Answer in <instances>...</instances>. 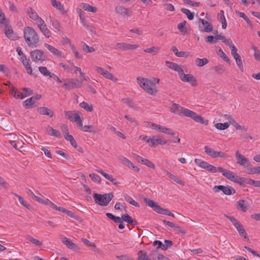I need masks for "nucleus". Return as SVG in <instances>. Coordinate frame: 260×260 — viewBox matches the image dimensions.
Returning <instances> with one entry per match:
<instances>
[{"label": "nucleus", "instance_id": "nucleus-1", "mask_svg": "<svg viewBox=\"0 0 260 260\" xmlns=\"http://www.w3.org/2000/svg\"><path fill=\"white\" fill-rule=\"evenodd\" d=\"M170 112L172 113H176L180 115H184L192 119L196 122L200 123L205 125H207L209 121L207 119H204L201 116L198 115L196 112L191 111L188 109L180 106L178 104L173 103L170 108Z\"/></svg>", "mask_w": 260, "mask_h": 260}, {"label": "nucleus", "instance_id": "nucleus-2", "mask_svg": "<svg viewBox=\"0 0 260 260\" xmlns=\"http://www.w3.org/2000/svg\"><path fill=\"white\" fill-rule=\"evenodd\" d=\"M23 36L27 46L34 48L40 41V37L36 30L30 26H26L23 29Z\"/></svg>", "mask_w": 260, "mask_h": 260}, {"label": "nucleus", "instance_id": "nucleus-3", "mask_svg": "<svg viewBox=\"0 0 260 260\" xmlns=\"http://www.w3.org/2000/svg\"><path fill=\"white\" fill-rule=\"evenodd\" d=\"M139 86L148 94L154 95L157 91V88L155 83L151 80L141 77H138L137 79Z\"/></svg>", "mask_w": 260, "mask_h": 260}, {"label": "nucleus", "instance_id": "nucleus-4", "mask_svg": "<svg viewBox=\"0 0 260 260\" xmlns=\"http://www.w3.org/2000/svg\"><path fill=\"white\" fill-rule=\"evenodd\" d=\"M113 195L110 193L101 194L94 193L93 194V198L95 203L102 206H106L108 205L109 203L111 201Z\"/></svg>", "mask_w": 260, "mask_h": 260}, {"label": "nucleus", "instance_id": "nucleus-5", "mask_svg": "<svg viewBox=\"0 0 260 260\" xmlns=\"http://www.w3.org/2000/svg\"><path fill=\"white\" fill-rule=\"evenodd\" d=\"M23 91H25V94L22 92L16 90L13 86L10 87L11 92L13 94L15 99H23L24 98L31 95L33 93L32 90L29 88H23Z\"/></svg>", "mask_w": 260, "mask_h": 260}, {"label": "nucleus", "instance_id": "nucleus-6", "mask_svg": "<svg viewBox=\"0 0 260 260\" xmlns=\"http://www.w3.org/2000/svg\"><path fill=\"white\" fill-rule=\"evenodd\" d=\"M65 118L71 121L77 122L79 126H82L81 118L76 111H65Z\"/></svg>", "mask_w": 260, "mask_h": 260}, {"label": "nucleus", "instance_id": "nucleus-7", "mask_svg": "<svg viewBox=\"0 0 260 260\" xmlns=\"http://www.w3.org/2000/svg\"><path fill=\"white\" fill-rule=\"evenodd\" d=\"M145 123L147 124V126H150L152 127L153 129L159 132H161L170 135H174V132L170 128L164 127L161 125L157 124L151 122H145Z\"/></svg>", "mask_w": 260, "mask_h": 260}, {"label": "nucleus", "instance_id": "nucleus-8", "mask_svg": "<svg viewBox=\"0 0 260 260\" xmlns=\"http://www.w3.org/2000/svg\"><path fill=\"white\" fill-rule=\"evenodd\" d=\"M218 172H221L223 176L226 177L229 180L239 183V179L238 176L236 175L233 172L227 170L222 167H218Z\"/></svg>", "mask_w": 260, "mask_h": 260}, {"label": "nucleus", "instance_id": "nucleus-9", "mask_svg": "<svg viewBox=\"0 0 260 260\" xmlns=\"http://www.w3.org/2000/svg\"><path fill=\"white\" fill-rule=\"evenodd\" d=\"M67 89L80 88L82 86V82L78 79H70L64 80L63 85Z\"/></svg>", "mask_w": 260, "mask_h": 260}, {"label": "nucleus", "instance_id": "nucleus-10", "mask_svg": "<svg viewBox=\"0 0 260 260\" xmlns=\"http://www.w3.org/2000/svg\"><path fill=\"white\" fill-rule=\"evenodd\" d=\"M181 81L185 82H189L192 86L197 85L196 78L191 74H185L184 73L183 70L178 74Z\"/></svg>", "mask_w": 260, "mask_h": 260}, {"label": "nucleus", "instance_id": "nucleus-11", "mask_svg": "<svg viewBox=\"0 0 260 260\" xmlns=\"http://www.w3.org/2000/svg\"><path fill=\"white\" fill-rule=\"evenodd\" d=\"M235 157L237 159V163L240 166L244 167H249L251 166L249 159L241 154L238 150L236 152Z\"/></svg>", "mask_w": 260, "mask_h": 260}, {"label": "nucleus", "instance_id": "nucleus-12", "mask_svg": "<svg viewBox=\"0 0 260 260\" xmlns=\"http://www.w3.org/2000/svg\"><path fill=\"white\" fill-rule=\"evenodd\" d=\"M30 55L34 61H42L45 60V55L43 51L39 49L34 50L30 52Z\"/></svg>", "mask_w": 260, "mask_h": 260}, {"label": "nucleus", "instance_id": "nucleus-13", "mask_svg": "<svg viewBox=\"0 0 260 260\" xmlns=\"http://www.w3.org/2000/svg\"><path fill=\"white\" fill-rule=\"evenodd\" d=\"M213 190L216 192L221 190L226 195H231L236 192L235 190L230 186L215 185L213 187Z\"/></svg>", "mask_w": 260, "mask_h": 260}, {"label": "nucleus", "instance_id": "nucleus-14", "mask_svg": "<svg viewBox=\"0 0 260 260\" xmlns=\"http://www.w3.org/2000/svg\"><path fill=\"white\" fill-rule=\"evenodd\" d=\"M204 149L205 152L206 153V154L212 158L225 157V154L224 153L219 151H216L214 149L208 146H205Z\"/></svg>", "mask_w": 260, "mask_h": 260}, {"label": "nucleus", "instance_id": "nucleus-15", "mask_svg": "<svg viewBox=\"0 0 260 260\" xmlns=\"http://www.w3.org/2000/svg\"><path fill=\"white\" fill-rule=\"evenodd\" d=\"M37 26L42 34L47 38H49L51 36V32L47 27L45 21L43 19L37 24Z\"/></svg>", "mask_w": 260, "mask_h": 260}, {"label": "nucleus", "instance_id": "nucleus-16", "mask_svg": "<svg viewBox=\"0 0 260 260\" xmlns=\"http://www.w3.org/2000/svg\"><path fill=\"white\" fill-rule=\"evenodd\" d=\"M37 26L42 34L47 38H49L51 36V32L47 27L45 21L43 19L37 24Z\"/></svg>", "mask_w": 260, "mask_h": 260}, {"label": "nucleus", "instance_id": "nucleus-17", "mask_svg": "<svg viewBox=\"0 0 260 260\" xmlns=\"http://www.w3.org/2000/svg\"><path fill=\"white\" fill-rule=\"evenodd\" d=\"M139 47L138 44H131L125 43H117L115 46L116 49H121L123 51L135 50Z\"/></svg>", "mask_w": 260, "mask_h": 260}, {"label": "nucleus", "instance_id": "nucleus-18", "mask_svg": "<svg viewBox=\"0 0 260 260\" xmlns=\"http://www.w3.org/2000/svg\"><path fill=\"white\" fill-rule=\"evenodd\" d=\"M199 22H201V24H199V29L201 31L210 32L212 31L213 27L209 22L203 19H199Z\"/></svg>", "mask_w": 260, "mask_h": 260}, {"label": "nucleus", "instance_id": "nucleus-19", "mask_svg": "<svg viewBox=\"0 0 260 260\" xmlns=\"http://www.w3.org/2000/svg\"><path fill=\"white\" fill-rule=\"evenodd\" d=\"M167 143V141L160 136L153 137L151 138L149 145L151 147H155L158 145H164Z\"/></svg>", "mask_w": 260, "mask_h": 260}, {"label": "nucleus", "instance_id": "nucleus-20", "mask_svg": "<svg viewBox=\"0 0 260 260\" xmlns=\"http://www.w3.org/2000/svg\"><path fill=\"white\" fill-rule=\"evenodd\" d=\"M20 60L24 66L27 74L32 75V71L30 63V59L27 58L25 55H23L20 57Z\"/></svg>", "mask_w": 260, "mask_h": 260}, {"label": "nucleus", "instance_id": "nucleus-21", "mask_svg": "<svg viewBox=\"0 0 260 260\" xmlns=\"http://www.w3.org/2000/svg\"><path fill=\"white\" fill-rule=\"evenodd\" d=\"M27 13L29 17L35 21L36 24L39 23V22H40L43 20V19L39 16L36 11H35L31 8L29 7L27 9Z\"/></svg>", "mask_w": 260, "mask_h": 260}, {"label": "nucleus", "instance_id": "nucleus-22", "mask_svg": "<svg viewBox=\"0 0 260 260\" xmlns=\"http://www.w3.org/2000/svg\"><path fill=\"white\" fill-rule=\"evenodd\" d=\"M135 158L138 162L145 165L152 169H154L155 168V166L154 163H153L151 161L149 160V159L144 158L138 155H135Z\"/></svg>", "mask_w": 260, "mask_h": 260}, {"label": "nucleus", "instance_id": "nucleus-23", "mask_svg": "<svg viewBox=\"0 0 260 260\" xmlns=\"http://www.w3.org/2000/svg\"><path fill=\"white\" fill-rule=\"evenodd\" d=\"M119 159L124 165L128 167V168H131L138 172L139 171V169L137 167L134 166L129 159L124 156H120L119 157Z\"/></svg>", "mask_w": 260, "mask_h": 260}, {"label": "nucleus", "instance_id": "nucleus-24", "mask_svg": "<svg viewBox=\"0 0 260 260\" xmlns=\"http://www.w3.org/2000/svg\"><path fill=\"white\" fill-rule=\"evenodd\" d=\"M115 11L117 13L123 17H129L131 15V12L129 11V10L122 6L116 7Z\"/></svg>", "mask_w": 260, "mask_h": 260}, {"label": "nucleus", "instance_id": "nucleus-25", "mask_svg": "<svg viewBox=\"0 0 260 260\" xmlns=\"http://www.w3.org/2000/svg\"><path fill=\"white\" fill-rule=\"evenodd\" d=\"M44 46L54 56L58 57H62V53L61 52V51H59L54 47L47 43H45Z\"/></svg>", "mask_w": 260, "mask_h": 260}, {"label": "nucleus", "instance_id": "nucleus-26", "mask_svg": "<svg viewBox=\"0 0 260 260\" xmlns=\"http://www.w3.org/2000/svg\"><path fill=\"white\" fill-rule=\"evenodd\" d=\"M95 171L96 172L100 173L106 179L111 182L114 185L118 184L117 182L116 181V179L113 177L112 175L106 173L102 169H96L95 170Z\"/></svg>", "mask_w": 260, "mask_h": 260}, {"label": "nucleus", "instance_id": "nucleus-27", "mask_svg": "<svg viewBox=\"0 0 260 260\" xmlns=\"http://www.w3.org/2000/svg\"><path fill=\"white\" fill-rule=\"evenodd\" d=\"M166 64L169 68L177 72L178 74L180 73V72H182V69L180 66L176 63L166 61Z\"/></svg>", "mask_w": 260, "mask_h": 260}, {"label": "nucleus", "instance_id": "nucleus-28", "mask_svg": "<svg viewBox=\"0 0 260 260\" xmlns=\"http://www.w3.org/2000/svg\"><path fill=\"white\" fill-rule=\"evenodd\" d=\"M149 256H155V260H170L169 258L161 253H158L157 250H153L149 254Z\"/></svg>", "mask_w": 260, "mask_h": 260}, {"label": "nucleus", "instance_id": "nucleus-29", "mask_svg": "<svg viewBox=\"0 0 260 260\" xmlns=\"http://www.w3.org/2000/svg\"><path fill=\"white\" fill-rule=\"evenodd\" d=\"M62 242L69 248V249H76L77 248V245L73 243L72 242V241L67 238V237H64L63 238H62Z\"/></svg>", "mask_w": 260, "mask_h": 260}, {"label": "nucleus", "instance_id": "nucleus-30", "mask_svg": "<svg viewBox=\"0 0 260 260\" xmlns=\"http://www.w3.org/2000/svg\"><path fill=\"white\" fill-rule=\"evenodd\" d=\"M80 21L83 26L85 27L87 29L91 32H93L94 31V27L92 25H89L87 22L85 16L80 15Z\"/></svg>", "mask_w": 260, "mask_h": 260}, {"label": "nucleus", "instance_id": "nucleus-31", "mask_svg": "<svg viewBox=\"0 0 260 260\" xmlns=\"http://www.w3.org/2000/svg\"><path fill=\"white\" fill-rule=\"evenodd\" d=\"M38 111L40 114L48 115L50 117H52L53 116V113L52 111L46 107H41L38 109Z\"/></svg>", "mask_w": 260, "mask_h": 260}, {"label": "nucleus", "instance_id": "nucleus-32", "mask_svg": "<svg viewBox=\"0 0 260 260\" xmlns=\"http://www.w3.org/2000/svg\"><path fill=\"white\" fill-rule=\"evenodd\" d=\"M82 8L84 11L92 12L93 13H96L98 11L97 8L93 7L88 4L82 3Z\"/></svg>", "mask_w": 260, "mask_h": 260}, {"label": "nucleus", "instance_id": "nucleus-33", "mask_svg": "<svg viewBox=\"0 0 260 260\" xmlns=\"http://www.w3.org/2000/svg\"><path fill=\"white\" fill-rule=\"evenodd\" d=\"M121 219L123 221L132 225H136L137 223V222L136 220H134L132 217H131L129 215L127 214L122 215Z\"/></svg>", "mask_w": 260, "mask_h": 260}, {"label": "nucleus", "instance_id": "nucleus-34", "mask_svg": "<svg viewBox=\"0 0 260 260\" xmlns=\"http://www.w3.org/2000/svg\"><path fill=\"white\" fill-rule=\"evenodd\" d=\"M156 212L159 214L166 215L173 217H174V215L173 213H172L170 211H169L168 209L162 208L160 206L159 207L157 208V209L156 210Z\"/></svg>", "mask_w": 260, "mask_h": 260}, {"label": "nucleus", "instance_id": "nucleus-35", "mask_svg": "<svg viewBox=\"0 0 260 260\" xmlns=\"http://www.w3.org/2000/svg\"><path fill=\"white\" fill-rule=\"evenodd\" d=\"M194 162L198 165L199 167L203 168L204 169L207 170L209 167V164L208 162L202 160L200 159H195Z\"/></svg>", "mask_w": 260, "mask_h": 260}, {"label": "nucleus", "instance_id": "nucleus-36", "mask_svg": "<svg viewBox=\"0 0 260 260\" xmlns=\"http://www.w3.org/2000/svg\"><path fill=\"white\" fill-rule=\"evenodd\" d=\"M47 132L49 135L53 136L57 138L61 137V135L59 132L57 130L53 129L51 127H48L47 129Z\"/></svg>", "mask_w": 260, "mask_h": 260}, {"label": "nucleus", "instance_id": "nucleus-37", "mask_svg": "<svg viewBox=\"0 0 260 260\" xmlns=\"http://www.w3.org/2000/svg\"><path fill=\"white\" fill-rule=\"evenodd\" d=\"M124 200L128 202L129 204L135 206L139 207L140 206V205L138 203L136 202L135 201H134L131 197L128 196L127 194H124L123 195Z\"/></svg>", "mask_w": 260, "mask_h": 260}, {"label": "nucleus", "instance_id": "nucleus-38", "mask_svg": "<svg viewBox=\"0 0 260 260\" xmlns=\"http://www.w3.org/2000/svg\"><path fill=\"white\" fill-rule=\"evenodd\" d=\"M186 22V21L184 20L183 21L179 23L177 26V28L181 32L182 35H184L187 32V28L185 27Z\"/></svg>", "mask_w": 260, "mask_h": 260}, {"label": "nucleus", "instance_id": "nucleus-39", "mask_svg": "<svg viewBox=\"0 0 260 260\" xmlns=\"http://www.w3.org/2000/svg\"><path fill=\"white\" fill-rule=\"evenodd\" d=\"M144 202L146 203L147 205L153 208V209L156 212V210L157 207H159L156 203H155L153 201L150 199H148L147 198H145L144 199Z\"/></svg>", "mask_w": 260, "mask_h": 260}, {"label": "nucleus", "instance_id": "nucleus-40", "mask_svg": "<svg viewBox=\"0 0 260 260\" xmlns=\"http://www.w3.org/2000/svg\"><path fill=\"white\" fill-rule=\"evenodd\" d=\"M35 103V101L34 100V99L32 98H30L25 100L23 102V106L25 109H29Z\"/></svg>", "mask_w": 260, "mask_h": 260}, {"label": "nucleus", "instance_id": "nucleus-41", "mask_svg": "<svg viewBox=\"0 0 260 260\" xmlns=\"http://www.w3.org/2000/svg\"><path fill=\"white\" fill-rule=\"evenodd\" d=\"M238 208L243 212H246L247 210L248 205L245 201L241 200L237 202Z\"/></svg>", "mask_w": 260, "mask_h": 260}, {"label": "nucleus", "instance_id": "nucleus-42", "mask_svg": "<svg viewBox=\"0 0 260 260\" xmlns=\"http://www.w3.org/2000/svg\"><path fill=\"white\" fill-rule=\"evenodd\" d=\"M138 260H151L147 253L144 251L140 250L138 252Z\"/></svg>", "mask_w": 260, "mask_h": 260}, {"label": "nucleus", "instance_id": "nucleus-43", "mask_svg": "<svg viewBox=\"0 0 260 260\" xmlns=\"http://www.w3.org/2000/svg\"><path fill=\"white\" fill-rule=\"evenodd\" d=\"M255 181L250 178H240L239 179V184L242 183H246L249 185H253L254 186Z\"/></svg>", "mask_w": 260, "mask_h": 260}, {"label": "nucleus", "instance_id": "nucleus-44", "mask_svg": "<svg viewBox=\"0 0 260 260\" xmlns=\"http://www.w3.org/2000/svg\"><path fill=\"white\" fill-rule=\"evenodd\" d=\"M6 36L10 39L15 40L17 37L12 29H8L5 31Z\"/></svg>", "mask_w": 260, "mask_h": 260}, {"label": "nucleus", "instance_id": "nucleus-45", "mask_svg": "<svg viewBox=\"0 0 260 260\" xmlns=\"http://www.w3.org/2000/svg\"><path fill=\"white\" fill-rule=\"evenodd\" d=\"M196 64L200 67H203L209 62V60L206 58H197L195 60Z\"/></svg>", "mask_w": 260, "mask_h": 260}, {"label": "nucleus", "instance_id": "nucleus-46", "mask_svg": "<svg viewBox=\"0 0 260 260\" xmlns=\"http://www.w3.org/2000/svg\"><path fill=\"white\" fill-rule=\"evenodd\" d=\"M181 11L184 14H185L188 18V19L190 20L193 19L194 18V14L191 12L190 10L185 8H182L181 9Z\"/></svg>", "mask_w": 260, "mask_h": 260}, {"label": "nucleus", "instance_id": "nucleus-47", "mask_svg": "<svg viewBox=\"0 0 260 260\" xmlns=\"http://www.w3.org/2000/svg\"><path fill=\"white\" fill-rule=\"evenodd\" d=\"M215 72L219 75H221L223 74L225 71V69L223 65L222 64H218L214 67V68Z\"/></svg>", "mask_w": 260, "mask_h": 260}, {"label": "nucleus", "instance_id": "nucleus-48", "mask_svg": "<svg viewBox=\"0 0 260 260\" xmlns=\"http://www.w3.org/2000/svg\"><path fill=\"white\" fill-rule=\"evenodd\" d=\"M27 239L30 242L36 246H40L42 244V241L36 239L31 236H28Z\"/></svg>", "mask_w": 260, "mask_h": 260}, {"label": "nucleus", "instance_id": "nucleus-49", "mask_svg": "<svg viewBox=\"0 0 260 260\" xmlns=\"http://www.w3.org/2000/svg\"><path fill=\"white\" fill-rule=\"evenodd\" d=\"M105 78L112 81L114 82H116L117 81V79L115 77L114 75L107 71H106L103 75Z\"/></svg>", "mask_w": 260, "mask_h": 260}, {"label": "nucleus", "instance_id": "nucleus-50", "mask_svg": "<svg viewBox=\"0 0 260 260\" xmlns=\"http://www.w3.org/2000/svg\"><path fill=\"white\" fill-rule=\"evenodd\" d=\"M52 6L59 11L62 14H66V11L64 10L63 5L59 2H56L55 4L52 5Z\"/></svg>", "mask_w": 260, "mask_h": 260}, {"label": "nucleus", "instance_id": "nucleus-51", "mask_svg": "<svg viewBox=\"0 0 260 260\" xmlns=\"http://www.w3.org/2000/svg\"><path fill=\"white\" fill-rule=\"evenodd\" d=\"M64 138L66 140L70 141L71 145L75 148L77 147V143L76 142L75 140L74 139V137L69 134H67V135H64Z\"/></svg>", "mask_w": 260, "mask_h": 260}, {"label": "nucleus", "instance_id": "nucleus-52", "mask_svg": "<svg viewBox=\"0 0 260 260\" xmlns=\"http://www.w3.org/2000/svg\"><path fill=\"white\" fill-rule=\"evenodd\" d=\"M215 126L218 129L224 130L230 126V123L228 122H224V123H217L215 124Z\"/></svg>", "mask_w": 260, "mask_h": 260}, {"label": "nucleus", "instance_id": "nucleus-53", "mask_svg": "<svg viewBox=\"0 0 260 260\" xmlns=\"http://www.w3.org/2000/svg\"><path fill=\"white\" fill-rule=\"evenodd\" d=\"M79 105L81 108L84 109L87 112H91L93 110L92 106L85 102H82L79 104Z\"/></svg>", "mask_w": 260, "mask_h": 260}, {"label": "nucleus", "instance_id": "nucleus-54", "mask_svg": "<svg viewBox=\"0 0 260 260\" xmlns=\"http://www.w3.org/2000/svg\"><path fill=\"white\" fill-rule=\"evenodd\" d=\"M82 130L83 132H89V133H95V128L92 125H85L84 126H82Z\"/></svg>", "mask_w": 260, "mask_h": 260}, {"label": "nucleus", "instance_id": "nucleus-55", "mask_svg": "<svg viewBox=\"0 0 260 260\" xmlns=\"http://www.w3.org/2000/svg\"><path fill=\"white\" fill-rule=\"evenodd\" d=\"M70 47L73 53L74 54L75 57L76 58L81 59L83 57L82 55L79 53V52L77 51L75 46L74 45H70Z\"/></svg>", "mask_w": 260, "mask_h": 260}, {"label": "nucleus", "instance_id": "nucleus-56", "mask_svg": "<svg viewBox=\"0 0 260 260\" xmlns=\"http://www.w3.org/2000/svg\"><path fill=\"white\" fill-rule=\"evenodd\" d=\"M82 48L83 50L88 53H91L95 51V49L92 47H89L86 43H82Z\"/></svg>", "mask_w": 260, "mask_h": 260}, {"label": "nucleus", "instance_id": "nucleus-57", "mask_svg": "<svg viewBox=\"0 0 260 260\" xmlns=\"http://www.w3.org/2000/svg\"><path fill=\"white\" fill-rule=\"evenodd\" d=\"M39 72L45 76H50L51 73L49 72L46 67H39Z\"/></svg>", "mask_w": 260, "mask_h": 260}, {"label": "nucleus", "instance_id": "nucleus-58", "mask_svg": "<svg viewBox=\"0 0 260 260\" xmlns=\"http://www.w3.org/2000/svg\"><path fill=\"white\" fill-rule=\"evenodd\" d=\"M159 48L157 47H152L149 48H147L144 50L145 52L153 53V54H156L159 51Z\"/></svg>", "mask_w": 260, "mask_h": 260}, {"label": "nucleus", "instance_id": "nucleus-59", "mask_svg": "<svg viewBox=\"0 0 260 260\" xmlns=\"http://www.w3.org/2000/svg\"><path fill=\"white\" fill-rule=\"evenodd\" d=\"M251 49L254 51V57L255 60L260 61V51L255 46H252Z\"/></svg>", "mask_w": 260, "mask_h": 260}, {"label": "nucleus", "instance_id": "nucleus-60", "mask_svg": "<svg viewBox=\"0 0 260 260\" xmlns=\"http://www.w3.org/2000/svg\"><path fill=\"white\" fill-rule=\"evenodd\" d=\"M89 177L91 179V180L94 182L98 183H101V177L94 173H91L89 174Z\"/></svg>", "mask_w": 260, "mask_h": 260}, {"label": "nucleus", "instance_id": "nucleus-61", "mask_svg": "<svg viewBox=\"0 0 260 260\" xmlns=\"http://www.w3.org/2000/svg\"><path fill=\"white\" fill-rule=\"evenodd\" d=\"M218 51V55L221 58H222V59L224 60L225 61L229 62L230 61L229 57L226 56V55L224 53V52L222 50V49L220 48H219Z\"/></svg>", "mask_w": 260, "mask_h": 260}, {"label": "nucleus", "instance_id": "nucleus-62", "mask_svg": "<svg viewBox=\"0 0 260 260\" xmlns=\"http://www.w3.org/2000/svg\"><path fill=\"white\" fill-rule=\"evenodd\" d=\"M33 200L38 202L40 203L45 205L46 201H47V199H45L43 196L40 195V196H36L33 198Z\"/></svg>", "mask_w": 260, "mask_h": 260}, {"label": "nucleus", "instance_id": "nucleus-63", "mask_svg": "<svg viewBox=\"0 0 260 260\" xmlns=\"http://www.w3.org/2000/svg\"><path fill=\"white\" fill-rule=\"evenodd\" d=\"M174 182L175 183L183 186L184 185V182L180 180L177 176L172 174L170 177Z\"/></svg>", "mask_w": 260, "mask_h": 260}, {"label": "nucleus", "instance_id": "nucleus-64", "mask_svg": "<svg viewBox=\"0 0 260 260\" xmlns=\"http://www.w3.org/2000/svg\"><path fill=\"white\" fill-rule=\"evenodd\" d=\"M52 26L57 30L60 31L61 29V25L59 22L56 19L53 20L51 22Z\"/></svg>", "mask_w": 260, "mask_h": 260}]
</instances>
